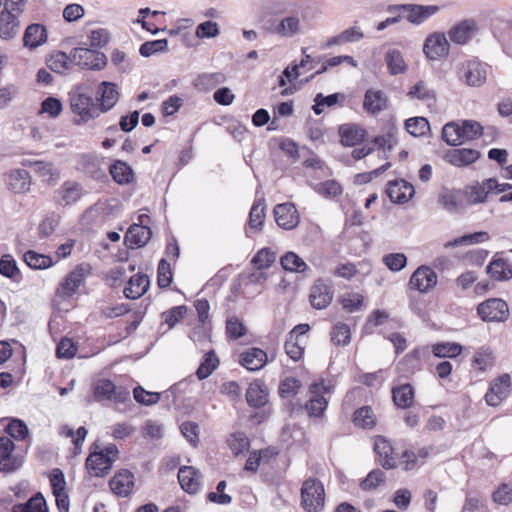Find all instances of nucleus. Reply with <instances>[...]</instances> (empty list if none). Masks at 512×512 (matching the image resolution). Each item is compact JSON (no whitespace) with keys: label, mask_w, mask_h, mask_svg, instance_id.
<instances>
[{"label":"nucleus","mask_w":512,"mask_h":512,"mask_svg":"<svg viewBox=\"0 0 512 512\" xmlns=\"http://www.w3.org/2000/svg\"><path fill=\"white\" fill-rule=\"evenodd\" d=\"M70 109L78 125L87 123L100 115L99 108L84 85L76 86L69 93Z\"/></svg>","instance_id":"f257e3e1"},{"label":"nucleus","mask_w":512,"mask_h":512,"mask_svg":"<svg viewBox=\"0 0 512 512\" xmlns=\"http://www.w3.org/2000/svg\"><path fill=\"white\" fill-rule=\"evenodd\" d=\"M118 454L117 446L109 444L100 452L90 453L86 460V467L93 476L103 477L111 470Z\"/></svg>","instance_id":"f03ea898"},{"label":"nucleus","mask_w":512,"mask_h":512,"mask_svg":"<svg viewBox=\"0 0 512 512\" xmlns=\"http://www.w3.org/2000/svg\"><path fill=\"white\" fill-rule=\"evenodd\" d=\"M325 503V491L323 484L315 479L305 480L301 487V504L307 512H319Z\"/></svg>","instance_id":"7ed1b4c3"},{"label":"nucleus","mask_w":512,"mask_h":512,"mask_svg":"<svg viewBox=\"0 0 512 512\" xmlns=\"http://www.w3.org/2000/svg\"><path fill=\"white\" fill-rule=\"evenodd\" d=\"M71 52L72 63L82 69L100 71L107 65L106 55L96 49L76 47Z\"/></svg>","instance_id":"20e7f679"},{"label":"nucleus","mask_w":512,"mask_h":512,"mask_svg":"<svg viewBox=\"0 0 512 512\" xmlns=\"http://www.w3.org/2000/svg\"><path fill=\"white\" fill-rule=\"evenodd\" d=\"M389 11H401L402 17L412 25L419 26L440 11L437 5L400 4L389 7Z\"/></svg>","instance_id":"39448f33"},{"label":"nucleus","mask_w":512,"mask_h":512,"mask_svg":"<svg viewBox=\"0 0 512 512\" xmlns=\"http://www.w3.org/2000/svg\"><path fill=\"white\" fill-rule=\"evenodd\" d=\"M332 386L324 381L313 383L309 388L311 397L306 403L305 408L311 417L323 416L327 405L328 399L325 397L326 394H330Z\"/></svg>","instance_id":"423d86ee"},{"label":"nucleus","mask_w":512,"mask_h":512,"mask_svg":"<svg viewBox=\"0 0 512 512\" xmlns=\"http://www.w3.org/2000/svg\"><path fill=\"white\" fill-rule=\"evenodd\" d=\"M488 66L478 60H467L458 67L460 80L471 87L483 85L487 79Z\"/></svg>","instance_id":"0eeeda50"},{"label":"nucleus","mask_w":512,"mask_h":512,"mask_svg":"<svg viewBox=\"0 0 512 512\" xmlns=\"http://www.w3.org/2000/svg\"><path fill=\"white\" fill-rule=\"evenodd\" d=\"M95 400L98 402L107 400L116 404L129 400L130 392L121 386H116L108 379H99L93 387Z\"/></svg>","instance_id":"6e6552de"},{"label":"nucleus","mask_w":512,"mask_h":512,"mask_svg":"<svg viewBox=\"0 0 512 512\" xmlns=\"http://www.w3.org/2000/svg\"><path fill=\"white\" fill-rule=\"evenodd\" d=\"M450 47L446 34L436 31L429 34L424 40L423 53L427 59L437 61L449 55Z\"/></svg>","instance_id":"1a4fd4ad"},{"label":"nucleus","mask_w":512,"mask_h":512,"mask_svg":"<svg viewBox=\"0 0 512 512\" xmlns=\"http://www.w3.org/2000/svg\"><path fill=\"white\" fill-rule=\"evenodd\" d=\"M478 315L486 322H504L508 319L509 308L500 298H490L477 307Z\"/></svg>","instance_id":"9d476101"},{"label":"nucleus","mask_w":512,"mask_h":512,"mask_svg":"<svg viewBox=\"0 0 512 512\" xmlns=\"http://www.w3.org/2000/svg\"><path fill=\"white\" fill-rule=\"evenodd\" d=\"M333 295L332 282L329 279L318 278L310 289V303L315 309H324L330 305Z\"/></svg>","instance_id":"9b49d317"},{"label":"nucleus","mask_w":512,"mask_h":512,"mask_svg":"<svg viewBox=\"0 0 512 512\" xmlns=\"http://www.w3.org/2000/svg\"><path fill=\"white\" fill-rule=\"evenodd\" d=\"M6 188L15 194H25L31 189L32 178L30 173L22 168H15L3 175Z\"/></svg>","instance_id":"f8f14e48"},{"label":"nucleus","mask_w":512,"mask_h":512,"mask_svg":"<svg viewBox=\"0 0 512 512\" xmlns=\"http://www.w3.org/2000/svg\"><path fill=\"white\" fill-rule=\"evenodd\" d=\"M479 28L476 20L469 18L454 24L448 31L449 39L456 45L469 43L477 34Z\"/></svg>","instance_id":"ddd939ff"},{"label":"nucleus","mask_w":512,"mask_h":512,"mask_svg":"<svg viewBox=\"0 0 512 512\" xmlns=\"http://www.w3.org/2000/svg\"><path fill=\"white\" fill-rule=\"evenodd\" d=\"M89 274V266L80 264L72 270L57 288V294L60 297L72 296L82 285L85 278Z\"/></svg>","instance_id":"4468645a"},{"label":"nucleus","mask_w":512,"mask_h":512,"mask_svg":"<svg viewBox=\"0 0 512 512\" xmlns=\"http://www.w3.org/2000/svg\"><path fill=\"white\" fill-rule=\"evenodd\" d=\"M84 195L81 184L75 181H65L55 192L54 201L62 207H67L78 202Z\"/></svg>","instance_id":"2eb2a0df"},{"label":"nucleus","mask_w":512,"mask_h":512,"mask_svg":"<svg viewBox=\"0 0 512 512\" xmlns=\"http://www.w3.org/2000/svg\"><path fill=\"white\" fill-rule=\"evenodd\" d=\"M437 284V274L425 265L418 267L410 277L409 286L420 293H427Z\"/></svg>","instance_id":"dca6fc26"},{"label":"nucleus","mask_w":512,"mask_h":512,"mask_svg":"<svg viewBox=\"0 0 512 512\" xmlns=\"http://www.w3.org/2000/svg\"><path fill=\"white\" fill-rule=\"evenodd\" d=\"M119 96L120 94L115 83L101 82L96 91L97 106L100 113H106L111 110L118 102Z\"/></svg>","instance_id":"f3484780"},{"label":"nucleus","mask_w":512,"mask_h":512,"mask_svg":"<svg viewBox=\"0 0 512 512\" xmlns=\"http://www.w3.org/2000/svg\"><path fill=\"white\" fill-rule=\"evenodd\" d=\"M273 212L279 227L285 230H292L298 226L300 216L293 203L278 204L274 207Z\"/></svg>","instance_id":"a211bd4d"},{"label":"nucleus","mask_w":512,"mask_h":512,"mask_svg":"<svg viewBox=\"0 0 512 512\" xmlns=\"http://www.w3.org/2000/svg\"><path fill=\"white\" fill-rule=\"evenodd\" d=\"M14 448L15 445L10 437L0 438V471L13 472L21 466V459L13 454Z\"/></svg>","instance_id":"6ab92c4d"},{"label":"nucleus","mask_w":512,"mask_h":512,"mask_svg":"<svg viewBox=\"0 0 512 512\" xmlns=\"http://www.w3.org/2000/svg\"><path fill=\"white\" fill-rule=\"evenodd\" d=\"M510 376L501 375L490 386L485 394V401L489 406H498L510 393Z\"/></svg>","instance_id":"aec40b11"},{"label":"nucleus","mask_w":512,"mask_h":512,"mask_svg":"<svg viewBox=\"0 0 512 512\" xmlns=\"http://www.w3.org/2000/svg\"><path fill=\"white\" fill-rule=\"evenodd\" d=\"M386 193L393 203L402 204L413 197L415 190L411 183L399 179L388 182Z\"/></svg>","instance_id":"412c9836"},{"label":"nucleus","mask_w":512,"mask_h":512,"mask_svg":"<svg viewBox=\"0 0 512 512\" xmlns=\"http://www.w3.org/2000/svg\"><path fill=\"white\" fill-rule=\"evenodd\" d=\"M302 32L303 24L297 13L283 17L273 29V33L282 38H293Z\"/></svg>","instance_id":"4be33fe9"},{"label":"nucleus","mask_w":512,"mask_h":512,"mask_svg":"<svg viewBox=\"0 0 512 512\" xmlns=\"http://www.w3.org/2000/svg\"><path fill=\"white\" fill-rule=\"evenodd\" d=\"M113 493L120 497H127L134 487V475L127 469L118 471L109 481Z\"/></svg>","instance_id":"5701e85b"},{"label":"nucleus","mask_w":512,"mask_h":512,"mask_svg":"<svg viewBox=\"0 0 512 512\" xmlns=\"http://www.w3.org/2000/svg\"><path fill=\"white\" fill-rule=\"evenodd\" d=\"M480 157V152L475 149L458 148L450 149L445 153L444 159L456 167L468 166L476 162Z\"/></svg>","instance_id":"b1692460"},{"label":"nucleus","mask_w":512,"mask_h":512,"mask_svg":"<svg viewBox=\"0 0 512 512\" xmlns=\"http://www.w3.org/2000/svg\"><path fill=\"white\" fill-rule=\"evenodd\" d=\"M265 219V200H256L249 213L248 225L245 229L247 237H253L254 234L259 233L262 230V226Z\"/></svg>","instance_id":"393cba45"},{"label":"nucleus","mask_w":512,"mask_h":512,"mask_svg":"<svg viewBox=\"0 0 512 512\" xmlns=\"http://www.w3.org/2000/svg\"><path fill=\"white\" fill-rule=\"evenodd\" d=\"M439 202L450 213H463L467 204L460 190H445L439 196Z\"/></svg>","instance_id":"a878e982"},{"label":"nucleus","mask_w":512,"mask_h":512,"mask_svg":"<svg viewBox=\"0 0 512 512\" xmlns=\"http://www.w3.org/2000/svg\"><path fill=\"white\" fill-rule=\"evenodd\" d=\"M200 479V473L192 466H182L178 471L179 484L189 494H195L200 490Z\"/></svg>","instance_id":"bb28decb"},{"label":"nucleus","mask_w":512,"mask_h":512,"mask_svg":"<svg viewBox=\"0 0 512 512\" xmlns=\"http://www.w3.org/2000/svg\"><path fill=\"white\" fill-rule=\"evenodd\" d=\"M374 451L379 456V462L383 468L392 469L397 466L394 449L390 442L383 436H377L375 438Z\"/></svg>","instance_id":"cd10ccee"},{"label":"nucleus","mask_w":512,"mask_h":512,"mask_svg":"<svg viewBox=\"0 0 512 512\" xmlns=\"http://www.w3.org/2000/svg\"><path fill=\"white\" fill-rule=\"evenodd\" d=\"M490 193L491 187L487 184V179H484L482 182H475L467 186L463 191L467 207L469 205L485 203Z\"/></svg>","instance_id":"c85d7f7f"},{"label":"nucleus","mask_w":512,"mask_h":512,"mask_svg":"<svg viewBox=\"0 0 512 512\" xmlns=\"http://www.w3.org/2000/svg\"><path fill=\"white\" fill-rule=\"evenodd\" d=\"M363 108L370 114L376 115L388 108V97L377 89H368L364 96Z\"/></svg>","instance_id":"c756f323"},{"label":"nucleus","mask_w":512,"mask_h":512,"mask_svg":"<svg viewBox=\"0 0 512 512\" xmlns=\"http://www.w3.org/2000/svg\"><path fill=\"white\" fill-rule=\"evenodd\" d=\"M267 353L260 348H249L240 355V363L249 371H258L267 363Z\"/></svg>","instance_id":"7c9ffc66"},{"label":"nucleus","mask_w":512,"mask_h":512,"mask_svg":"<svg viewBox=\"0 0 512 512\" xmlns=\"http://www.w3.org/2000/svg\"><path fill=\"white\" fill-rule=\"evenodd\" d=\"M151 236L152 232L148 225L132 224L125 235V242L131 248H139L146 245Z\"/></svg>","instance_id":"2f4dec72"},{"label":"nucleus","mask_w":512,"mask_h":512,"mask_svg":"<svg viewBox=\"0 0 512 512\" xmlns=\"http://www.w3.org/2000/svg\"><path fill=\"white\" fill-rule=\"evenodd\" d=\"M226 75L222 72H204L197 75L193 86L203 92H208L226 81Z\"/></svg>","instance_id":"473e14b6"},{"label":"nucleus","mask_w":512,"mask_h":512,"mask_svg":"<svg viewBox=\"0 0 512 512\" xmlns=\"http://www.w3.org/2000/svg\"><path fill=\"white\" fill-rule=\"evenodd\" d=\"M20 30L19 17L9 11L0 12V38L10 40L16 37Z\"/></svg>","instance_id":"72a5a7b5"},{"label":"nucleus","mask_w":512,"mask_h":512,"mask_svg":"<svg viewBox=\"0 0 512 512\" xmlns=\"http://www.w3.org/2000/svg\"><path fill=\"white\" fill-rule=\"evenodd\" d=\"M366 135V131L356 124H343L339 127L341 144L344 146H355L359 144Z\"/></svg>","instance_id":"f704fd0d"},{"label":"nucleus","mask_w":512,"mask_h":512,"mask_svg":"<svg viewBox=\"0 0 512 512\" xmlns=\"http://www.w3.org/2000/svg\"><path fill=\"white\" fill-rule=\"evenodd\" d=\"M149 288V278L144 274H136L132 276L127 286L124 288V295L128 299H138L146 293Z\"/></svg>","instance_id":"c9c22d12"},{"label":"nucleus","mask_w":512,"mask_h":512,"mask_svg":"<svg viewBox=\"0 0 512 512\" xmlns=\"http://www.w3.org/2000/svg\"><path fill=\"white\" fill-rule=\"evenodd\" d=\"M47 41L46 28L41 24L29 25L23 36L24 46L35 49Z\"/></svg>","instance_id":"e433bc0d"},{"label":"nucleus","mask_w":512,"mask_h":512,"mask_svg":"<svg viewBox=\"0 0 512 512\" xmlns=\"http://www.w3.org/2000/svg\"><path fill=\"white\" fill-rule=\"evenodd\" d=\"M246 401L249 406L260 408L268 401V391L260 381L252 382L246 391Z\"/></svg>","instance_id":"4c0bfd02"},{"label":"nucleus","mask_w":512,"mask_h":512,"mask_svg":"<svg viewBox=\"0 0 512 512\" xmlns=\"http://www.w3.org/2000/svg\"><path fill=\"white\" fill-rule=\"evenodd\" d=\"M487 273L497 281H506L512 278V266L503 258L494 259L487 266Z\"/></svg>","instance_id":"58836bf2"},{"label":"nucleus","mask_w":512,"mask_h":512,"mask_svg":"<svg viewBox=\"0 0 512 512\" xmlns=\"http://www.w3.org/2000/svg\"><path fill=\"white\" fill-rule=\"evenodd\" d=\"M385 62L388 71L391 75H398L405 73L407 70V64L401 51L397 49H388L385 54Z\"/></svg>","instance_id":"ea45409f"},{"label":"nucleus","mask_w":512,"mask_h":512,"mask_svg":"<svg viewBox=\"0 0 512 512\" xmlns=\"http://www.w3.org/2000/svg\"><path fill=\"white\" fill-rule=\"evenodd\" d=\"M31 165L34 168L35 173L47 184H55L60 178L59 171L52 163L35 161L31 163Z\"/></svg>","instance_id":"a19ab883"},{"label":"nucleus","mask_w":512,"mask_h":512,"mask_svg":"<svg viewBox=\"0 0 512 512\" xmlns=\"http://www.w3.org/2000/svg\"><path fill=\"white\" fill-rule=\"evenodd\" d=\"M10 512H48V507L43 495L37 493L26 503L14 505Z\"/></svg>","instance_id":"79ce46f5"},{"label":"nucleus","mask_w":512,"mask_h":512,"mask_svg":"<svg viewBox=\"0 0 512 512\" xmlns=\"http://www.w3.org/2000/svg\"><path fill=\"white\" fill-rule=\"evenodd\" d=\"M393 401L400 408H409L414 402V391L411 385L404 384L392 390Z\"/></svg>","instance_id":"37998d69"},{"label":"nucleus","mask_w":512,"mask_h":512,"mask_svg":"<svg viewBox=\"0 0 512 512\" xmlns=\"http://www.w3.org/2000/svg\"><path fill=\"white\" fill-rule=\"evenodd\" d=\"M72 63V52H70L69 55H67L64 52H56L53 53L48 59H47V66L50 70L63 74L65 73Z\"/></svg>","instance_id":"c03bdc74"},{"label":"nucleus","mask_w":512,"mask_h":512,"mask_svg":"<svg viewBox=\"0 0 512 512\" xmlns=\"http://www.w3.org/2000/svg\"><path fill=\"white\" fill-rule=\"evenodd\" d=\"M463 348L455 342H440L432 345V354L438 358H456Z\"/></svg>","instance_id":"a18cd8bd"},{"label":"nucleus","mask_w":512,"mask_h":512,"mask_svg":"<svg viewBox=\"0 0 512 512\" xmlns=\"http://www.w3.org/2000/svg\"><path fill=\"white\" fill-rule=\"evenodd\" d=\"M280 263L284 270L290 272L302 273L308 269L305 261L294 252H287L280 259Z\"/></svg>","instance_id":"49530a36"},{"label":"nucleus","mask_w":512,"mask_h":512,"mask_svg":"<svg viewBox=\"0 0 512 512\" xmlns=\"http://www.w3.org/2000/svg\"><path fill=\"white\" fill-rule=\"evenodd\" d=\"M110 173L113 177V179L118 184H128L133 179V171L131 167L122 161H116L111 167H110Z\"/></svg>","instance_id":"de8ad7c7"},{"label":"nucleus","mask_w":512,"mask_h":512,"mask_svg":"<svg viewBox=\"0 0 512 512\" xmlns=\"http://www.w3.org/2000/svg\"><path fill=\"white\" fill-rule=\"evenodd\" d=\"M219 360L214 351L207 352L196 371L198 379H206L217 368Z\"/></svg>","instance_id":"09e8293b"},{"label":"nucleus","mask_w":512,"mask_h":512,"mask_svg":"<svg viewBox=\"0 0 512 512\" xmlns=\"http://www.w3.org/2000/svg\"><path fill=\"white\" fill-rule=\"evenodd\" d=\"M24 261L33 269H46L53 265V260L50 256L39 254L31 250L24 254Z\"/></svg>","instance_id":"8fccbe9b"},{"label":"nucleus","mask_w":512,"mask_h":512,"mask_svg":"<svg viewBox=\"0 0 512 512\" xmlns=\"http://www.w3.org/2000/svg\"><path fill=\"white\" fill-rule=\"evenodd\" d=\"M406 131L412 136L419 137L425 135L429 129V122L424 117L409 118L405 122Z\"/></svg>","instance_id":"3c124183"},{"label":"nucleus","mask_w":512,"mask_h":512,"mask_svg":"<svg viewBox=\"0 0 512 512\" xmlns=\"http://www.w3.org/2000/svg\"><path fill=\"white\" fill-rule=\"evenodd\" d=\"M353 422L356 426L362 428H372L375 425V416L373 410L364 406L354 412Z\"/></svg>","instance_id":"603ef678"},{"label":"nucleus","mask_w":512,"mask_h":512,"mask_svg":"<svg viewBox=\"0 0 512 512\" xmlns=\"http://www.w3.org/2000/svg\"><path fill=\"white\" fill-rule=\"evenodd\" d=\"M351 333L347 324L337 323L331 330V341L338 346H346L350 343Z\"/></svg>","instance_id":"864d4df0"},{"label":"nucleus","mask_w":512,"mask_h":512,"mask_svg":"<svg viewBox=\"0 0 512 512\" xmlns=\"http://www.w3.org/2000/svg\"><path fill=\"white\" fill-rule=\"evenodd\" d=\"M443 139L452 146L463 142L461 135V126L455 122L447 123L442 130Z\"/></svg>","instance_id":"5fc2aeb1"},{"label":"nucleus","mask_w":512,"mask_h":512,"mask_svg":"<svg viewBox=\"0 0 512 512\" xmlns=\"http://www.w3.org/2000/svg\"><path fill=\"white\" fill-rule=\"evenodd\" d=\"M228 445L234 455H239L249 449L250 441L244 433L237 432L228 438Z\"/></svg>","instance_id":"6e6d98bb"},{"label":"nucleus","mask_w":512,"mask_h":512,"mask_svg":"<svg viewBox=\"0 0 512 512\" xmlns=\"http://www.w3.org/2000/svg\"><path fill=\"white\" fill-rule=\"evenodd\" d=\"M460 126L463 141L477 139L483 133L481 124L474 120H464Z\"/></svg>","instance_id":"4d7b16f0"},{"label":"nucleus","mask_w":512,"mask_h":512,"mask_svg":"<svg viewBox=\"0 0 512 512\" xmlns=\"http://www.w3.org/2000/svg\"><path fill=\"white\" fill-rule=\"evenodd\" d=\"M276 260L275 252L271 251L268 248H263L257 252V254L253 257L252 263L259 270L266 269L270 267Z\"/></svg>","instance_id":"13d9d810"},{"label":"nucleus","mask_w":512,"mask_h":512,"mask_svg":"<svg viewBox=\"0 0 512 512\" xmlns=\"http://www.w3.org/2000/svg\"><path fill=\"white\" fill-rule=\"evenodd\" d=\"M0 274L11 279H16L20 276V271L17 267L16 261L11 255H4L1 257Z\"/></svg>","instance_id":"bf43d9fd"},{"label":"nucleus","mask_w":512,"mask_h":512,"mask_svg":"<svg viewBox=\"0 0 512 512\" xmlns=\"http://www.w3.org/2000/svg\"><path fill=\"white\" fill-rule=\"evenodd\" d=\"M220 34L219 25L211 20L200 23L195 30V36L199 39L215 38Z\"/></svg>","instance_id":"052dcab7"},{"label":"nucleus","mask_w":512,"mask_h":512,"mask_svg":"<svg viewBox=\"0 0 512 512\" xmlns=\"http://www.w3.org/2000/svg\"><path fill=\"white\" fill-rule=\"evenodd\" d=\"M133 396L138 403L147 406L154 405L160 400V393L146 391L141 386L134 388Z\"/></svg>","instance_id":"680f3d73"},{"label":"nucleus","mask_w":512,"mask_h":512,"mask_svg":"<svg viewBox=\"0 0 512 512\" xmlns=\"http://www.w3.org/2000/svg\"><path fill=\"white\" fill-rule=\"evenodd\" d=\"M168 41L166 39H159L147 41L140 46L139 52L144 57H149L156 52H163L167 50Z\"/></svg>","instance_id":"e2e57ef3"},{"label":"nucleus","mask_w":512,"mask_h":512,"mask_svg":"<svg viewBox=\"0 0 512 512\" xmlns=\"http://www.w3.org/2000/svg\"><path fill=\"white\" fill-rule=\"evenodd\" d=\"M383 263L391 271L398 272L407 264V258L403 253H390L383 257Z\"/></svg>","instance_id":"0e129e2a"},{"label":"nucleus","mask_w":512,"mask_h":512,"mask_svg":"<svg viewBox=\"0 0 512 512\" xmlns=\"http://www.w3.org/2000/svg\"><path fill=\"white\" fill-rule=\"evenodd\" d=\"M301 387L299 380L293 377H287L280 382L279 393L283 398L296 395Z\"/></svg>","instance_id":"69168bd1"},{"label":"nucleus","mask_w":512,"mask_h":512,"mask_svg":"<svg viewBox=\"0 0 512 512\" xmlns=\"http://www.w3.org/2000/svg\"><path fill=\"white\" fill-rule=\"evenodd\" d=\"M303 344V339H293L287 336L285 342L286 354L294 361L299 360L304 351Z\"/></svg>","instance_id":"338daca9"},{"label":"nucleus","mask_w":512,"mask_h":512,"mask_svg":"<svg viewBox=\"0 0 512 512\" xmlns=\"http://www.w3.org/2000/svg\"><path fill=\"white\" fill-rule=\"evenodd\" d=\"M187 307L185 305H180L171 308L170 310L163 312L162 317L164 322L168 325L169 328L174 327L186 314Z\"/></svg>","instance_id":"774afa93"}]
</instances>
